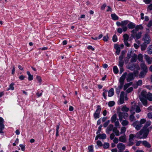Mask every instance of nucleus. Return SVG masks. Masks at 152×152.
I'll return each instance as SVG.
<instances>
[{"instance_id":"1","label":"nucleus","mask_w":152,"mask_h":152,"mask_svg":"<svg viewBox=\"0 0 152 152\" xmlns=\"http://www.w3.org/2000/svg\"><path fill=\"white\" fill-rule=\"evenodd\" d=\"M143 28V26L141 25H139L136 26V27L135 29H133L131 31L132 34H131V37L136 39H140L141 37L142 33L141 32L138 33L137 32L139 29H142Z\"/></svg>"},{"instance_id":"2","label":"nucleus","mask_w":152,"mask_h":152,"mask_svg":"<svg viewBox=\"0 0 152 152\" xmlns=\"http://www.w3.org/2000/svg\"><path fill=\"white\" fill-rule=\"evenodd\" d=\"M148 131L146 132L144 129H142L135 135L136 138L140 139H145L148 135Z\"/></svg>"},{"instance_id":"3","label":"nucleus","mask_w":152,"mask_h":152,"mask_svg":"<svg viewBox=\"0 0 152 152\" xmlns=\"http://www.w3.org/2000/svg\"><path fill=\"white\" fill-rule=\"evenodd\" d=\"M131 105V106L130 111L131 113H133V114H135V110L137 113H139L141 111V110L139 106L138 105L137 103H134L133 102H132Z\"/></svg>"},{"instance_id":"4","label":"nucleus","mask_w":152,"mask_h":152,"mask_svg":"<svg viewBox=\"0 0 152 152\" xmlns=\"http://www.w3.org/2000/svg\"><path fill=\"white\" fill-rule=\"evenodd\" d=\"M137 74V72H135L133 73H130L129 74H127V75L126 77L127 81L129 82L133 80Z\"/></svg>"},{"instance_id":"5","label":"nucleus","mask_w":152,"mask_h":152,"mask_svg":"<svg viewBox=\"0 0 152 152\" xmlns=\"http://www.w3.org/2000/svg\"><path fill=\"white\" fill-rule=\"evenodd\" d=\"M127 72H125L120 77L119 80L120 85L117 88H119L120 90H121L124 84V81Z\"/></svg>"},{"instance_id":"6","label":"nucleus","mask_w":152,"mask_h":152,"mask_svg":"<svg viewBox=\"0 0 152 152\" xmlns=\"http://www.w3.org/2000/svg\"><path fill=\"white\" fill-rule=\"evenodd\" d=\"M102 108L99 105H97L96 107V109L94 113V116L95 119L99 118L100 117V114L101 110Z\"/></svg>"},{"instance_id":"7","label":"nucleus","mask_w":152,"mask_h":152,"mask_svg":"<svg viewBox=\"0 0 152 152\" xmlns=\"http://www.w3.org/2000/svg\"><path fill=\"white\" fill-rule=\"evenodd\" d=\"M127 68L133 71L135 69L137 70H139L140 69L139 66L137 64H129L127 66Z\"/></svg>"},{"instance_id":"8","label":"nucleus","mask_w":152,"mask_h":152,"mask_svg":"<svg viewBox=\"0 0 152 152\" xmlns=\"http://www.w3.org/2000/svg\"><path fill=\"white\" fill-rule=\"evenodd\" d=\"M143 40L144 41V43L146 44H149L151 42V39L150 36L147 34H145L143 38Z\"/></svg>"},{"instance_id":"9","label":"nucleus","mask_w":152,"mask_h":152,"mask_svg":"<svg viewBox=\"0 0 152 152\" xmlns=\"http://www.w3.org/2000/svg\"><path fill=\"white\" fill-rule=\"evenodd\" d=\"M133 126L135 127V129L137 130H140L142 126L141 124L140 123V121H137L133 123Z\"/></svg>"},{"instance_id":"10","label":"nucleus","mask_w":152,"mask_h":152,"mask_svg":"<svg viewBox=\"0 0 152 152\" xmlns=\"http://www.w3.org/2000/svg\"><path fill=\"white\" fill-rule=\"evenodd\" d=\"M129 22V21L127 20L121 21V27L124 32L126 31L127 30L128 28L126 26L128 24Z\"/></svg>"},{"instance_id":"11","label":"nucleus","mask_w":152,"mask_h":152,"mask_svg":"<svg viewBox=\"0 0 152 152\" xmlns=\"http://www.w3.org/2000/svg\"><path fill=\"white\" fill-rule=\"evenodd\" d=\"M4 121L3 119L0 117V133H3V130L4 128Z\"/></svg>"},{"instance_id":"12","label":"nucleus","mask_w":152,"mask_h":152,"mask_svg":"<svg viewBox=\"0 0 152 152\" xmlns=\"http://www.w3.org/2000/svg\"><path fill=\"white\" fill-rule=\"evenodd\" d=\"M151 124V122L150 121H147L146 124H145V126L143 128V129H144V130H145L146 132L148 131V134L149 132V130L148 128H147V127L149 126H150Z\"/></svg>"},{"instance_id":"13","label":"nucleus","mask_w":152,"mask_h":152,"mask_svg":"<svg viewBox=\"0 0 152 152\" xmlns=\"http://www.w3.org/2000/svg\"><path fill=\"white\" fill-rule=\"evenodd\" d=\"M117 147L119 151H122L125 148V145L122 143H120L117 145Z\"/></svg>"},{"instance_id":"14","label":"nucleus","mask_w":152,"mask_h":152,"mask_svg":"<svg viewBox=\"0 0 152 152\" xmlns=\"http://www.w3.org/2000/svg\"><path fill=\"white\" fill-rule=\"evenodd\" d=\"M128 28L129 29H135L136 26L135 23L132 22H129V23L127 25Z\"/></svg>"},{"instance_id":"15","label":"nucleus","mask_w":152,"mask_h":152,"mask_svg":"<svg viewBox=\"0 0 152 152\" xmlns=\"http://www.w3.org/2000/svg\"><path fill=\"white\" fill-rule=\"evenodd\" d=\"M119 141L123 142H126V136L125 134L121 136L119 138Z\"/></svg>"},{"instance_id":"16","label":"nucleus","mask_w":152,"mask_h":152,"mask_svg":"<svg viewBox=\"0 0 152 152\" xmlns=\"http://www.w3.org/2000/svg\"><path fill=\"white\" fill-rule=\"evenodd\" d=\"M144 58L147 63L148 64H151L152 61L151 58L150 57L146 55H145Z\"/></svg>"},{"instance_id":"17","label":"nucleus","mask_w":152,"mask_h":152,"mask_svg":"<svg viewBox=\"0 0 152 152\" xmlns=\"http://www.w3.org/2000/svg\"><path fill=\"white\" fill-rule=\"evenodd\" d=\"M114 127L113 125L111 124H110L106 129V132L107 134H109L110 131L112 130L113 131V129Z\"/></svg>"},{"instance_id":"18","label":"nucleus","mask_w":152,"mask_h":152,"mask_svg":"<svg viewBox=\"0 0 152 152\" xmlns=\"http://www.w3.org/2000/svg\"><path fill=\"white\" fill-rule=\"evenodd\" d=\"M142 145L148 148L151 147V144L146 140L143 141L142 142Z\"/></svg>"},{"instance_id":"19","label":"nucleus","mask_w":152,"mask_h":152,"mask_svg":"<svg viewBox=\"0 0 152 152\" xmlns=\"http://www.w3.org/2000/svg\"><path fill=\"white\" fill-rule=\"evenodd\" d=\"M142 84V81L141 80H138L136 84H134L133 85L134 88H136L139 86H141Z\"/></svg>"},{"instance_id":"20","label":"nucleus","mask_w":152,"mask_h":152,"mask_svg":"<svg viewBox=\"0 0 152 152\" xmlns=\"http://www.w3.org/2000/svg\"><path fill=\"white\" fill-rule=\"evenodd\" d=\"M140 99L144 106L146 107L147 106V101L145 98L142 97L140 98Z\"/></svg>"},{"instance_id":"21","label":"nucleus","mask_w":152,"mask_h":152,"mask_svg":"<svg viewBox=\"0 0 152 152\" xmlns=\"http://www.w3.org/2000/svg\"><path fill=\"white\" fill-rule=\"evenodd\" d=\"M143 71L147 72L148 68L146 65L144 63H142L140 65Z\"/></svg>"},{"instance_id":"22","label":"nucleus","mask_w":152,"mask_h":152,"mask_svg":"<svg viewBox=\"0 0 152 152\" xmlns=\"http://www.w3.org/2000/svg\"><path fill=\"white\" fill-rule=\"evenodd\" d=\"M114 89L113 88H112L108 91V96L109 97H111L114 95Z\"/></svg>"},{"instance_id":"23","label":"nucleus","mask_w":152,"mask_h":152,"mask_svg":"<svg viewBox=\"0 0 152 152\" xmlns=\"http://www.w3.org/2000/svg\"><path fill=\"white\" fill-rule=\"evenodd\" d=\"M113 132L115 133V135L117 136H119L120 134L119 131L117 129V128L116 127H114L113 128Z\"/></svg>"},{"instance_id":"24","label":"nucleus","mask_w":152,"mask_h":152,"mask_svg":"<svg viewBox=\"0 0 152 152\" xmlns=\"http://www.w3.org/2000/svg\"><path fill=\"white\" fill-rule=\"evenodd\" d=\"M147 72L142 71L140 73L139 76L140 78H142L144 77Z\"/></svg>"},{"instance_id":"25","label":"nucleus","mask_w":152,"mask_h":152,"mask_svg":"<svg viewBox=\"0 0 152 152\" xmlns=\"http://www.w3.org/2000/svg\"><path fill=\"white\" fill-rule=\"evenodd\" d=\"M121 121V124L124 127L127 126L129 124V121L126 120H122Z\"/></svg>"},{"instance_id":"26","label":"nucleus","mask_w":152,"mask_h":152,"mask_svg":"<svg viewBox=\"0 0 152 152\" xmlns=\"http://www.w3.org/2000/svg\"><path fill=\"white\" fill-rule=\"evenodd\" d=\"M125 53V51L124 50L122 51L121 54L119 58V60H123V59L124 58L125 56L124 55Z\"/></svg>"},{"instance_id":"27","label":"nucleus","mask_w":152,"mask_h":152,"mask_svg":"<svg viewBox=\"0 0 152 152\" xmlns=\"http://www.w3.org/2000/svg\"><path fill=\"white\" fill-rule=\"evenodd\" d=\"M112 18L113 20H118L119 19L118 17L115 14H112L111 15Z\"/></svg>"},{"instance_id":"28","label":"nucleus","mask_w":152,"mask_h":152,"mask_svg":"<svg viewBox=\"0 0 152 152\" xmlns=\"http://www.w3.org/2000/svg\"><path fill=\"white\" fill-rule=\"evenodd\" d=\"M117 115L116 114H114L112 116L111 118V121L112 123H113L116 121Z\"/></svg>"},{"instance_id":"29","label":"nucleus","mask_w":152,"mask_h":152,"mask_svg":"<svg viewBox=\"0 0 152 152\" xmlns=\"http://www.w3.org/2000/svg\"><path fill=\"white\" fill-rule=\"evenodd\" d=\"M126 131V127L124 126L121 127L120 130V134H125V133Z\"/></svg>"},{"instance_id":"30","label":"nucleus","mask_w":152,"mask_h":152,"mask_svg":"<svg viewBox=\"0 0 152 152\" xmlns=\"http://www.w3.org/2000/svg\"><path fill=\"white\" fill-rule=\"evenodd\" d=\"M14 83H11L9 85V87L7 89V90H13L14 89Z\"/></svg>"},{"instance_id":"31","label":"nucleus","mask_w":152,"mask_h":152,"mask_svg":"<svg viewBox=\"0 0 152 152\" xmlns=\"http://www.w3.org/2000/svg\"><path fill=\"white\" fill-rule=\"evenodd\" d=\"M137 58V55L136 54H134V56L132 57L130 61L131 62H134L136 61Z\"/></svg>"},{"instance_id":"32","label":"nucleus","mask_w":152,"mask_h":152,"mask_svg":"<svg viewBox=\"0 0 152 152\" xmlns=\"http://www.w3.org/2000/svg\"><path fill=\"white\" fill-rule=\"evenodd\" d=\"M132 114L129 116V119L131 121H133L135 120V118L134 116V114H133V113H131Z\"/></svg>"},{"instance_id":"33","label":"nucleus","mask_w":152,"mask_h":152,"mask_svg":"<svg viewBox=\"0 0 152 152\" xmlns=\"http://www.w3.org/2000/svg\"><path fill=\"white\" fill-rule=\"evenodd\" d=\"M146 97L150 101H152V94L149 93L146 95Z\"/></svg>"},{"instance_id":"34","label":"nucleus","mask_w":152,"mask_h":152,"mask_svg":"<svg viewBox=\"0 0 152 152\" xmlns=\"http://www.w3.org/2000/svg\"><path fill=\"white\" fill-rule=\"evenodd\" d=\"M129 110V108L127 107L126 105L123 106L121 109V111L123 112H127Z\"/></svg>"},{"instance_id":"35","label":"nucleus","mask_w":152,"mask_h":152,"mask_svg":"<svg viewBox=\"0 0 152 152\" xmlns=\"http://www.w3.org/2000/svg\"><path fill=\"white\" fill-rule=\"evenodd\" d=\"M123 112H120L118 113L119 119L120 122L122 121L123 118Z\"/></svg>"},{"instance_id":"36","label":"nucleus","mask_w":152,"mask_h":152,"mask_svg":"<svg viewBox=\"0 0 152 152\" xmlns=\"http://www.w3.org/2000/svg\"><path fill=\"white\" fill-rule=\"evenodd\" d=\"M27 74L28 76V80L30 81L32 80L33 79V75H31L29 71L27 72Z\"/></svg>"},{"instance_id":"37","label":"nucleus","mask_w":152,"mask_h":152,"mask_svg":"<svg viewBox=\"0 0 152 152\" xmlns=\"http://www.w3.org/2000/svg\"><path fill=\"white\" fill-rule=\"evenodd\" d=\"M147 45L145 43H143L141 45V50L142 51L145 50L146 49L147 47Z\"/></svg>"},{"instance_id":"38","label":"nucleus","mask_w":152,"mask_h":152,"mask_svg":"<svg viewBox=\"0 0 152 152\" xmlns=\"http://www.w3.org/2000/svg\"><path fill=\"white\" fill-rule=\"evenodd\" d=\"M99 136L100 139H105L106 138V135L105 134H99Z\"/></svg>"},{"instance_id":"39","label":"nucleus","mask_w":152,"mask_h":152,"mask_svg":"<svg viewBox=\"0 0 152 152\" xmlns=\"http://www.w3.org/2000/svg\"><path fill=\"white\" fill-rule=\"evenodd\" d=\"M148 53L150 54H152V45H150L148 47Z\"/></svg>"},{"instance_id":"40","label":"nucleus","mask_w":152,"mask_h":152,"mask_svg":"<svg viewBox=\"0 0 152 152\" xmlns=\"http://www.w3.org/2000/svg\"><path fill=\"white\" fill-rule=\"evenodd\" d=\"M104 92H103V96L104 99H107L106 94H107L108 91L107 90L103 89Z\"/></svg>"},{"instance_id":"41","label":"nucleus","mask_w":152,"mask_h":152,"mask_svg":"<svg viewBox=\"0 0 152 152\" xmlns=\"http://www.w3.org/2000/svg\"><path fill=\"white\" fill-rule=\"evenodd\" d=\"M124 39V41H128L129 38V36L127 34H125L123 36Z\"/></svg>"},{"instance_id":"42","label":"nucleus","mask_w":152,"mask_h":152,"mask_svg":"<svg viewBox=\"0 0 152 152\" xmlns=\"http://www.w3.org/2000/svg\"><path fill=\"white\" fill-rule=\"evenodd\" d=\"M113 70L115 74H117L118 72V69L116 66H114L113 68Z\"/></svg>"},{"instance_id":"43","label":"nucleus","mask_w":152,"mask_h":152,"mask_svg":"<svg viewBox=\"0 0 152 152\" xmlns=\"http://www.w3.org/2000/svg\"><path fill=\"white\" fill-rule=\"evenodd\" d=\"M137 59L140 61H142L143 59L142 55L141 54H139L137 56Z\"/></svg>"},{"instance_id":"44","label":"nucleus","mask_w":152,"mask_h":152,"mask_svg":"<svg viewBox=\"0 0 152 152\" xmlns=\"http://www.w3.org/2000/svg\"><path fill=\"white\" fill-rule=\"evenodd\" d=\"M88 149L89 151L88 152H94L93 145H91L88 146Z\"/></svg>"},{"instance_id":"45","label":"nucleus","mask_w":152,"mask_h":152,"mask_svg":"<svg viewBox=\"0 0 152 152\" xmlns=\"http://www.w3.org/2000/svg\"><path fill=\"white\" fill-rule=\"evenodd\" d=\"M136 137L135 135L133 134H131L129 135V140H134L133 138Z\"/></svg>"},{"instance_id":"46","label":"nucleus","mask_w":152,"mask_h":152,"mask_svg":"<svg viewBox=\"0 0 152 152\" xmlns=\"http://www.w3.org/2000/svg\"><path fill=\"white\" fill-rule=\"evenodd\" d=\"M43 92V91L42 90L39 91L36 93V94L38 97H39L42 95Z\"/></svg>"},{"instance_id":"47","label":"nucleus","mask_w":152,"mask_h":152,"mask_svg":"<svg viewBox=\"0 0 152 152\" xmlns=\"http://www.w3.org/2000/svg\"><path fill=\"white\" fill-rule=\"evenodd\" d=\"M118 65L119 67H123L124 64L123 60H119Z\"/></svg>"},{"instance_id":"48","label":"nucleus","mask_w":152,"mask_h":152,"mask_svg":"<svg viewBox=\"0 0 152 152\" xmlns=\"http://www.w3.org/2000/svg\"><path fill=\"white\" fill-rule=\"evenodd\" d=\"M109 146V144L107 142L104 143L103 145V147L104 148H107Z\"/></svg>"},{"instance_id":"49","label":"nucleus","mask_w":152,"mask_h":152,"mask_svg":"<svg viewBox=\"0 0 152 152\" xmlns=\"http://www.w3.org/2000/svg\"><path fill=\"white\" fill-rule=\"evenodd\" d=\"M146 120L145 119H142L140 121V123L142 125L146 122Z\"/></svg>"},{"instance_id":"50","label":"nucleus","mask_w":152,"mask_h":152,"mask_svg":"<svg viewBox=\"0 0 152 152\" xmlns=\"http://www.w3.org/2000/svg\"><path fill=\"white\" fill-rule=\"evenodd\" d=\"M113 41L114 42H116L117 41V37L115 34L113 36Z\"/></svg>"},{"instance_id":"51","label":"nucleus","mask_w":152,"mask_h":152,"mask_svg":"<svg viewBox=\"0 0 152 152\" xmlns=\"http://www.w3.org/2000/svg\"><path fill=\"white\" fill-rule=\"evenodd\" d=\"M115 104V102L113 101H110L109 102L108 104L109 106L112 107Z\"/></svg>"},{"instance_id":"52","label":"nucleus","mask_w":152,"mask_h":152,"mask_svg":"<svg viewBox=\"0 0 152 152\" xmlns=\"http://www.w3.org/2000/svg\"><path fill=\"white\" fill-rule=\"evenodd\" d=\"M117 32L119 33L120 34H121L123 32V28H118L117 29Z\"/></svg>"},{"instance_id":"53","label":"nucleus","mask_w":152,"mask_h":152,"mask_svg":"<svg viewBox=\"0 0 152 152\" xmlns=\"http://www.w3.org/2000/svg\"><path fill=\"white\" fill-rule=\"evenodd\" d=\"M110 121L108 120L106 122H105L103 124V127L104 128H106L108 124L110 123Z\"/></svg>"},{"instance_id":"54","label":"nucleus","mask_w":152,"mask_h":152,"mask_svg":"<svg viewBox=\"0 0 152 152\" xmlns=\"http://www.w3.org/2000/svg\"><path fill=\"white\" fill-rule=\"evenodd\" d=\"M109 39V37L107 35L106 36H104L103 37V40L104 42H107L108 41V39Z\"/></svg>"},{"instance_id":"55","label":"nucleus","mask_w":152,"mask_h":152,"mask_svg":"<svg viewBox=\"0 0 152 152\" xmlns=\"http://www.w3.org/2000/svg\"><path fill=\"white\" fill-rule=\"evenodd\" d=\"M102 125H100L98 127V130L96 132V134H99L102 128Z\"/></svg>"},{"instance_id":"56","label":"nucleus","mask_w":152,"mask_h":152,"mask_svg":"<svg viewBox=\"0 0 152 152\" xmlns=\"http://www.w3.org/2000/svg\"><path fill=\"white\" fill-rule=\"evenodd\" d=\"M141 94L143 97H146V95H147V92L145 91H143L141 93Z\"/></svg>"},{"instance_id":"57","label":"nucleus","mask_w":152,"mask_h":152,"mask_svg":"<svg viewBox=\"0 0 152 152\" xmlns=\"http://www.w3.org/2000/svg\"><path fill=\"white\" fill-rule=\"evenodd\" d=\"M96 144L97 145L99 146H102L103 145L102 143L100 140H98L97 141Z\"/></svg>"},{"instance_id":"58","label":"nucleus","mask_w":152,"mask_h":152,"mask_svg":"<svg viewBox=\"0 0 152 152\" xmlns=\"http://www.w3.org/2000/svg\"><path fill=\"white\" fill-rule=\"evenodd\" d=\"M129 146H131L134 144V140H129Z\"/></svg>"},{"instance_id":"59","label":"nucleus","mask_w":152,"mask_h":152,"mask_svg":"<svg viewBox=\"0 0 152 152\" xmlns=\"http://www.w3.org/2000/svg\"><path fill=\"white\" fill-rule=\"evenodd\" d=\"M152 26V19L150 20L147 25V26L148 27H151Z\"/></svg>"},{"instance_id":"60","label":"nucleus","mask_w":152,"mask_h":152,"mask_svg":"<svg viewBox=\"0 0 152 152\" xmlns=\"http://www.w3.org/2000/svg\"><path fill=\"white\" fill-rule=\"evenodd\" d=\"M125 45L127 47H130V44L128 42V41H124Z\"/></svg>"},{"instance_id":"61","label":"nucleus","mask_w":152,"mask_h":152,"mask_svg":"<svg viewBox=\"0 0 152 152\" xmlns=\"http://www.w3.org/2000/svg\"><path fill=\"white\" fill-rule=\"evenodd\" d=\"M119 100L120 104H122L124 102V98L120 97Z\"/></svg>"},{"instance_id":"62","label":"nucleus","mask_w":152,"mask_h":152,"mask_svg":"<svg viewBox=\"0 0 152 152\" xmlns=\"http://www.w3.org/2000/svg\"><path fill=\"white\" fill-rule=\"evenodd\" d=\"M87 49L88 50H91L92 51L94 50V48H93V47L91 45H89L87 47Z\"/></svg>"},{"instance_id":"63","label":"nucleus","mask_w":152,"mask_h":152,"mask_svg":"<svg viewBox=\"0 0 152 152\" xmlns=\"http://www.w3.org/2000/svg\"><path fill=\"white\" fill-rule=\"evenodd\" d=\"M114 122L115 123V126L116 127L120 125L119 122L118 121V120H117V121H116L115 122Z\"/></svg>"},{"instance_id":"64","label":"nucleus","mask_w":152,"mask_h":152,"mask_svg":"<svg viewBox=\"0 0 152 152\" xmlns=\"http://www.w3.org/2000/svg\"><path fill=\"white\" fill-rule=\"evenodd\" d=\"M119 140V139L118 140L117 138L115 137L113 140V141L114 143H117L118 142Z\"/></svg>"}]
</instances>
